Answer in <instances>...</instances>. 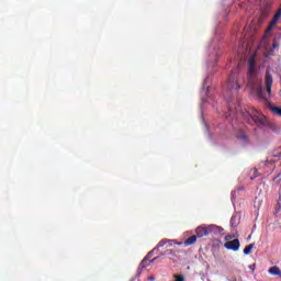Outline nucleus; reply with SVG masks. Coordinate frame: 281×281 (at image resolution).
Returning a JSON list of instances; mask_svg holds the SVG:
<instances>
[{"label":"nucleus","instance_id":"obj_8","mask_svg":"<svg viewBox=\"0 0 281 281\" xmlns=\"http://www.w3.org/2000/svg\"><path fill=\"white\" fill-rule=\"evenodd\" d=\"M269 109L273 113V115L281 117V108L280 106L269 105Z\"/></svg>","mask_w":281,"mask_h":281},{"label":"nucleus","instance_id":"obj_13","mask_svg":"<svg viewBox=\"0 0 281 281\" xmlns=\"http://www.w3.org/2000/svg\"><path fill=\"white\" fill-rule=\"evenodd\" d=\"M238 223H240V220H238L237 215H233L231 218V226L232 227H238Z\"/></svg>","mask_w":281,"mask_h":281},{"label":"nucleus","instance_id":"obj_10","mask_svg":"<svg viewBox=\"0 0 281 281\" xmlns=\"http://www.w3.org/2000/svg\"><path fill=\"white\" fill-rule=\"evenodd\" d=\"M196 235H192L191 237H189L186 241L184 245L187 247H190V245H194V243H196Z\"/></svg>","mask_w":281,"mask_h":281},{"label":"nucleus","instance_id":"obj_18","mask_svg":"<svg viewBox=\"0 0 281 281\" xmlns=\"http://www.w3.org/2000/svg\"><path fill=\"white\" fill-rule=\"evenodd\" d=\"M155 249H153L151 251H149L148 254H147V256L145 257V258H147L148 260H150V258L154 256V254H155Z\"/></svg>","mask_w":281,"mask_h":281},{"label":"nucleus","instance_id":"obj_5","mask_svg":"<svg viewBox=\"0 0 281 281\" xmlns=\"http://www.w3.org/2000/svg\"><path fill=\"white\" fill-rule=\"evenodd\" d=\"M224 247L226 249H229L231 251H238L240 249V240L238 239H233L231 241H226L224 244Z\"/></svg>","mask_w":281,"mask_h":281},{"label":"nucleus","instance_id":"obj_7","mask_svg":"<svg viewBox=\"0 0 281 281\" xmlns=\"http://www.w3.org/2000/svg\"><path fill=\"white\" fill-rule=\"evenodd\" d=\"M280 15H281V7L276 12V14H274L272 21L270 22L269 26L267 27L266 32H271V30H273V26L276 25V23H278V20L280 19Z\"/></svg>","mask_w":281,"mask_h":281},{"label":"nucleus","instance_id":"obj_21","mask_svg":"<svg viewBox=\"0 0 281 281\" xmlns=\"http://www.w3.org/2000/svg\"><path fill=\"white\" fill-rule=\"evenodd\" d=\"M232 238H236V236H235V235H228V236H226V240H232Z\"/></svg>","mask_w":281,"mask_h":281},{"label":"nucleus","instance_id":"obj_2","mask_svg":"<svg viewBox=\"0 0 281 281\" xmlns=\"http://www.w3.org/2000/svg\"><path fill=\"white\" fill-rule=\"evenodd\" d=\"M258 68H256V57L251 56L248 60V86L250 87L251 91L256 89V85H258Z\"/></svg>","mask_w":281,"mask_h":281},{"label":"nucleus","instance_id":"obj_19","mask_svg":"<svg viewBox=\"0 0 281 281\" xmlns=\"http://www.w3.org/2000/svg\"><path fill=\"white\" fill-rule=\"evenodd\" d=\"M161 256H166V254L161 252L160 256L153 258L151 262H155L156 260H159V258H161Z\"/></svg>","mask_w":281,"mask_h":281},{"label":"nucleus","instance_id":"obj_22","mask_svg":"<svg viewBox=\"0 0 281 281\" xmlns=\"http://www.w3.org/2000/svg\"><path fill=\"white\" fill-rule=\"evenodd\" d=\"M272 47H274V48L278 47V43H273Z\"/></svg>","mask_w":281,"mask_h":281},{"label":"nucleus","instance_id":"obj_1","mask_svg":"<svg viewBox=\"0 0 281 281\" xmlns=\"http://www.w3.org/2000/svg\"><path fill=\"white\" fill-rule=\"evenodd\" d=\"M241 117L248 122V124H256V126H263L265 116L258 112V110L250 108L248 111L241 112Z\"/></svg>","mask_w":281,"mask_h":281},{"label":"nucleus","instance_id":"obj_17","mask_svg":"<svg viewBox=\"0 0 281 281\" xmlns=\"http://www.w3.org/2000/svg\"><path fill=\"white\" fill-rule=\"evenodd\" d=\"M173 278L176 281H186V278L182 274H175Z\"/></svg>","mask_w":281,"mask_h":281},{"label":"nucleus","instance_id":"obj_24","mask_svg":"<svg viewBox=\"0 0 281 281\" xmlns=\"http://www.w3.org/2000/svg\"><path fill=\"white\" fill-rule=\"evenodd\" d=\"M280 93H281V90H280Z\"/></svg>","mask_w":281,"mask_h":281},{"label":"nucleus","instance_id":"obj_15","mask_svg":"<svg viewBox=\"0 0 281 281\" xmlns=\"http://www.w3.org/2000/svg\"><path fill=\"white\" fill-rule=\"evenodd\" d=\"M269 273L271 274V276H281V272H280V268H278V267H271L270 269H269Z\"/></svg>","mask_w":281,"mask_h":281},{"label":"nucleus","instance_id":"obj_14","mask_svg":"<svg viewBox=\"0 0 281 281\" xmlns=\"http://www.w3.org/2000/svg\"><path fill=\"white\" fill-rule=\"evenodd\" d=\"M254 247H256V244H254V243L246 246L244 248V255L249 256V254H251V249H254Z\"/></svg>","mask_w":281,"mask_h":281},{"label":"nucleus","instance_id":"obj_20","mask_svg":"<svg viewBox=\"0 0 281 281\" xmlns=\"http://www.w3.org/2000/svg\"><path fill=\"white\" fill-rule=\"evenodd\" d=\"M249 269H250V271L254 273V271H256V265H250V266H249Z\"/></svg>","mask_w":281,"mask_h":281},{"label":"nucleus","instance_id":"obj_6","mask_svg":"<svg viewBox=\"0 0 281 281\" xmlns=\"http://www.w3.org/2000/svg\"><path fill=\"white\" fill-rule=\"evenodd\" d=\"M271 87H273V77L270 72L266 74V91L271 95Z\"/></svg>","mask_w":281,"mask_h":281},{"label":"nucleus","instance_id":"obj_12","mask_svg":"<svg viewBox=\"0 0 281 281\" xmlns=\"http://www.w3.org/2000/svg\"><path fill=\"white\" fill-rule=\"evenodd\" d=\"M166 243H172L170 239H166V240H160L156 247L154 248V251H157L159 249H161V247H165L166 246Z\"/></svg>","mask_w":281,"mask_h":281},{"label":"nucleus","instance_id":"obj_23","mask_svg":"<svg viewBox=\"0 0 281 281\" xmlns=\"http://www.w3.org/2000/svg\"><path fill=\"white\" fill-rule=\"evenodd\" d=\"M169 254H172V250H169Z\"/></svg>","mask_w":281,"mask_h":281},{"label":"nucleus","instance_id":"obj_16","mask_svg":"<svg viewBox=\"0 0 281 281\" xmlns=\"http://www.w3.org/2000/svg\"><path fill=\"white\" fill-rule=\"evenodd\" d=\"M150 262H153L150 259L148 258H144L140 262V267H143L144 269H146V267H150Z\"/></svg>","mask_w":281,"mask_h":281},{"label":"nucleus","instance_id":"obj_4","mask_svg":"<svg viewBox=\"0 0 281 281\" xmlns=\"http://www.w3.org/2000/svg\"><path fill=\"white\" fill-rule=\"evenodd\" d=\"M227 89L229 91H238V89H240V85L238 83V69L232 70L227 82Z\"/></svg>","mask_w":281,"mask_h":281},{"label":"nucleus","instance_id":"obj_11","mask_svg":"<svg viewBox=\"0 0 281 281\" xmlns=\"http://www.w3.org/2000/svg\"><path fill=\"white\" fill-rule=\"evenodd\" d=\"M257 95L260 98V100H267V97L265 95V90H262V86H259L257 88Z\"/></svg>","mask_w":281,"mask_h":281},{"label":"nucleus","instance_id":"obj_3","mask_svg":"<svg viewBox=\"0 0 281 281\" xmlns=\"http://www.w3.org/2000/svg\"><path fill=\"white\" fill-rule=\"evenodd\" d=\"M216 232H221V227L216 226V225H210L207 227L205 226H199L195 229V236L198 238H203V236H209L210 234H216Z\"/></svg>","mask_w":281,"mask_h":281},{"label":"nucleus","instance_id":"obj_9","mask_svg":"<svg viewBox=\"0 0 281 281\" xmlns=\"http://www.w3.org/2000/svg\"><path fill=\"white\" fill-rule=\"evenodd\" d=\"M237 139H239L245 145L249 144V136H247L245 133L237 135Z\"/></svg>","mask_w":281,"mask_h":281}]
</instances>
